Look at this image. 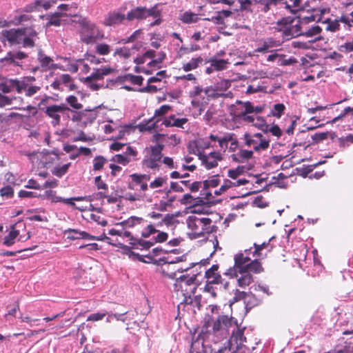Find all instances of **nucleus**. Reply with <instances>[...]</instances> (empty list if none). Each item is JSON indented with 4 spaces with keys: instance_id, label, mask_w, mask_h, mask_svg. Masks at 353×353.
Returning a JSON list of instances; mask_svg holds the SVG:
<instances>
[{
    "instance_id": "nucleus-1",
    "label": "nucleus",
    "mask_w": 353,
    "mask_h": 353,
    "mask_svg": "<svg viewBox=\"0 0 353 353\" xmlns=\"http://www.w3.org/2000/svg\"><path fill=\"white\" fill-rule=\"evenodd\" d=\"M237 329V321L233 317L221 315L213 323L212 332H202L195 339H193L190 353H208L210 347L205 344L207 341H212L215 343L227 338L231 332Z\"/></svg>"
},
{
    "instance_id": "nucleus-2",
    "label": "nucleus",
    "mask_w": 353,
    "mask_h": 353,
    "mask_svg": "<svg viewBox=\"0 0 353 353\" xmlns=\"http://www.w3.org/2000/svg\"><path fill=\"white\" fill-rule=\"evenodd\" d=\"M250 252L251 249L245 250L243 253L239 252L235 254L234 265L228 268L224 273L225 275L230 278L237 277L239 274H241V276L237 279V284L240 288H244L253 281L250 272L259 274L263 271L259 260H252L250 258Z\"/></svg>"
},
{
    "instance_id": "nucleus-3",
    "label": "nucleus",
    "mask_w": 353,
    "mask_h": 353,
    "mask_svg": "<svg viewBox=\"0 0 353 353\" xmlns=\"http://www.w3.org/2000/svg\"><path fill=\"white\" fill-rule=\"evenodd\" d=\"M1 35L3 42L8 41L10 46L19 45L25 48H34L39 39L32 26L3 30Z\"/></svg>"
},
{
    "instance_id": "nucleus-4",
    "label": "nucleus",
    "mask_w": 353,
    "mask_h": 353,
    "mask_svg": "<svg viewBox=\"0 0 353 353\" xmlns=\"http://www.w3.org/2000/svg\"><path fill=\"white\" fill-rule=\"evenodd\" d=\"M190 96L192 98V105L199 108L200 113L210 99L221 97L215 85H210L204 89L199 85H196L190 92Z\"/></svg>"
},
{
    "instance_id": "nucleus-5",
    "label": "nucleus",
    "mask_w": 353,
    "mask_h": 353,
    "mask_svg": "<svg viewBox=\"0 0 353 353\" xmlns=\"http://www.w3.org/2000/svg\"><path fill=\"white\" fill-rule=\"evenodd\" d=\"M302 17L292 19H283L278 22L279 32H281L283 40L288 41L292 38L301 36V26Z\"/></svg>"
},
{
    "instance_id": "nucleus-6",
    "label": "nucleus",
    "mask_w": 353,
    "mask_h": 353,
    "mask_svg": "<svg viewBox=\"0 0 353 353\" xmlns=\"http://www.w3.org/2000/svg\"><path fill=\"white\" fill-rule=\"evenodd\" d=\"M188 225L192 230L194 238L205 236V234H210L216 230V227L212 225V220L206 217H194Z\"/></svg>"
},
{
    "instance_id": "nucleus-7",
    "label": "nucleus",
    "mask_w": 353,
    "mask_h": 353,
    "mask_svg": "<svg viewBox=\"0 0 353 353\" xmlns=\"http://www.w3.org/2000/svg\"><path fill=\"white\" fill-rule=\"evenodd\" d=\"M104 38L103 31L90 21L80 31L81 41L86 45L94 44Z\"/></svg>"
},
{
    "instance_id": "nucleus-8",
    "label": "nucleus",
    "mask_w": 353,
    "mask_h": 353,
    "mask_svg": "<svg viewBox=\"0 0 353 353\" xmlns=\"http://www.w3.org/2000/svg\"><path fill=\"white\" fill-rule=\"evenodd\" d=\"M321 17L319 14L312 13L307 16L302 17L301 26V36L306 37H312L319 34L322 30L319 26L316 24L310 25V23L318 22L321 20Z\"/></svg>"
},
{
    "instance_id": "nucleus-9",
    "label": "nucleus",
    "mask_w": 353,
    "mask_h": 353,
    "mask_svg": "<svg viewBox=\"0 0 353 353\" xmlns=\"http://www.w3.org/2000/svg\"><path fill=\"white\" fill-rule=\"evenodd\" d=\"M244 145L252 148L254 151L259 152L267 150L270 146V139L265 138L261 133H245L242 138Z\"/></svg>"
},
{
    "instance_id": "nucleus-10",
    "label": "nucleus",
    "mask_w": 353,
    "mask_h": 353,
    "mask_svg": "<svg viewBox=\"0 0 353 353\" xmlns=\"http://www.w3.org/2000/svg\"><path fill=\"white\" fill-rule=\"evenodd\" d=\"M196 276V274H193L192 276H181L176 280L174 283V290L177 292L181 291L183 296L190 294H194V291L196 290V287L194 283Z\"/></svg>"
},
{
    "instance_id": "nucleus-11",
    "label": "nucleus",
    "mask_w": 353,
    "mask_h": 353,
    "mask_svg": "<svg viewBox=\"0 0 353 353\" xmlns=\"http://www.w3.org/2000/svg\"><path fill=\"white\" fill-rule=\"evenodd\" d=\"M163 149V146L160 144L151 146L150 153L143 160V165L150 169L159 168L161 163Z\"/></svg>"
},
{
    "instance_id": "nucleus-12",
    "label": "nucleus",
    "mask_w": 353,
    "mask_h": 353,
    "mask_svg": "<svg viewBox=\"0 0 353 353\" xmlns=\"http://www.w3.org/2000/svg\"><path fill=\"white\" fill-rule=\"evenodd\" d=\"M121 227L120 236L122 238H127L129 240L130 244L135 248H140L143 250H148L152 246V242L145 241L141 239L134 237L131 232L127 230V228L123 226Z\"/></svg>"
},
{
    "instance_id": "nucleus-13",
    "label": "nucleus",
    "mask_w": 353,
    "mask_h": 353,
    "mask_svg": "<svg viewBox=\"0 0 353 353\" xmlns=\"http://www.w3.org/2000/svg\"><path fill=\"white\" fill-rule=\"evenodd\" d=\"M64 112H68L65 103L47 106L45 110L46 114L52 119V123L54 126L60 123L61 114Z\"/></svg>"
},
{
    "instance_id": "nucleus-14",
    "label": "nucleus",
    "mask_w": 353,
    "mask_h": 353,
    "mask_svg": "<svg viewBox=\"0 0 353 353\" xmlns=\"http://www.w3.org/2000/svg\"><path fill=\"white\" fill-rule=\"evenodd\" d=\"M155 12L152 11V7L147 8L146 7L137 6L130 10L126 14V19L129 21H132L134 19L137 20H144L150 15L154 14Z\"/></svg>"
},
{
    "instance_id": "nucleus-15",
    "label": "nucleus",
    "mask_w": 353,
    "mask_h": 353,
    "mask_svg": "<svg viewBox=\"0 0 353 353\" xmlns=\"http://www.w3.org/2000/svg\"><path fill=\"white\" fill-rule=\"evenodd\" d=\"M199 158L202 164L208 170L216 167L218 161L222 159L221 154L217 152H212L208 154L199 152Z\"/></svg>"
},
{
    "instance_id": "nucleus-16",
    "label": "nucleus",
    "mask_w": 353,
    "mask_h": 353,
    "mask_svg": "<svg viewBox=\"0 0 353 353\" xmlns=\"http://www.w3.org/2000/svg\"><path fill=\"white\" fill-rule=\"evenodd\" d=\"M231 336L228 341V347L231 348L232 350H235L236 352H239V348L243 345V343L245 341L246 339L243 335V329L241 330L239 328L237 325V329L235 331L231 332Z\"/></svg>"
},
{
    "instance_id": "nucleus-17",
    "label": "nucleus",
    "mask_w": 353,
    "mask_h": 353,
    "mask_svg": "<svg viewBox=\"0 0 353 353\" xmlns=\"http://www.w3.org/2000/svg\"><path fill=\"white\" fill-rule=\"evenodd\" d=\"M147 225V221L142 217L132 216L128 219L115 223V226H123L128 228L143 229Z\"/></svg>"
},
{
    "instance_id": "nucleus-18",
    "label": "nucleus",
    "mask_w": 353,
    "mask_h": 353,
    "mask_svg": "<svg viewBox=\"0 0 353 353\" xmlns=\"http://www.w3.org/2000/svg\"><path fill=\"white\" fill-rule=\"evenodd\" d=\"M27 57V54L22 51H10L5 57L1 59V61L19 66V61L26 59Z\"/></svg>"
},
{
    "instance_id": "nucleus-19",
    "label": "nucleus",
    "mask_w": 353,
    "mask_h": 353,
    "mask_svg": "<svg viewBox=\"0 0 353 353\" xmlns=\"http://www.w3.org/2000/svg\"><path fill=\"white\" fill-rule=\"evenodd\" d=\"M23 84H20V81L17 79H7L0 83V90L3 93H9L16 90L20 94V90L23 88Z\"/></svg>"
},
{
    "instance_id": "nucleus-20",
    "label": "nucleus",
    "mask_w": 353,
    "mask_h": 353,
    "mask_svg": "<svg viewBox=\"0 0 353 353\" xmlns=\"http://www.w3.org/2000/svg\"><path fill=\"white\" fill-rule=\"evenodd\" d=\"M126 19V15L119 12H110L105 18L103 24L106 26H114L119 25Z\"/></svg>"
},
{
    "instance_id": "nucleus-21",
    "label": "nucleus",
    "mask_w": 353,
    "mask_h": 353,
    "mask_svg": "<svg viewBox=\"0 0 353 353\" xmlns=\"http://www.w3.org/2000/svg\"><path fill=\"white\" fill-rule=\"evenodd\" d=\"M248 103V101L236 100L235 104L232 105L230 108V114L233 117L241 119L245 113H248V112L245 111V107Z\"/></svg>"
},
{
    "instance_id": "nucleus-22",
    "label": "nucleus",
    "mask_w": 353,
    "mask_h": 353,
    "mask_svg": "<svg viewBox=\"0 0 353 353\" xmlns=\"http://www.w3.org/2000/svg\"><path fill=\"white\" fill-rule=\"evenodd\" d=\"M130 177L134 183L139 185L140 191L145 192L148 189L149 185L148 183L150 180V175L145 174H132L130 175Z\"/></svg>"
},
{
    "instance_id": "nucleus-23",
    "label": "nucleus",
    "mask_w": 353,
    "mask_h": 353,
    "mask_svg": "<svg viewBox=\"0 0 353 353\" xmlns=\"http://www.w3.org/2000/svg\"><path fill=\"white\" fill-rule=\"evenodd\" d=\"M114 70L110 67H103L96 69L90 76L85 78V81L91 82L92 80H101L104 76L109 75Z\"/></svg>"
},
{
    "instance_id": "nucleus-24",
    "label": "nucleus",
    "mask_w": 353,
    "mask_h": 353,
    "mask_svg": "<svg viewBox=\"0 0 353 353\" xmlns=\"http://www.w3.org/2000/svg\"><path fill=\"white\" fill-rule=\"evenodd\" d=\"M282 0H254L257 11L267 12L272 6H276Z\"/></svg>"
},
{
    "instance_id": "nucleus-25",
    "label": "nucleus",
    "mask_w": 353,
    "mask_h": 353,
    "mask_svg": "<svg viewBox=\"0 0 353 353\" xmlns=\"http://www.w3.org/2000/svg\"><path fill=\"white\" fill-rule=\"evenodd\" d=\"M77 234L79 236H70L69 239L76 240L79 239H88V240H101V239L92 236L85 231H80L75 229L68 228L64 230V234Z\"/></svg>"
},
{
    "instance_id": "nucleus-26",
    "label": "nucleus",
    "mask_w": 353,
    "mask_h": 353,
    "mask_svg": "<svg viewBox=\"0 0 353 353\" xmlns=\"http://www.w3.org/2000/svg\"><path fill=\"white\" fill-rule=\"evenodd\" d=\"M158 221L155 223H148L147 225L141 230V236L146 239L150 236L151 234H155L159 232L156 230V227L162 228L165 226V224L162 223V219L157 220Z\"/></svg>"
},
{
    "instance_id": "nucleus-27",
    "label": "nucleus",
    "mask_w": 353,
    "mask_h": 353,
    "mask_svg": "<svg viewBox=\"0 0 353 353\" xmlns=\"http://www.w3.org/2000/svg\"><path fill=\"white\" fill-rule=\"evenodd\" d=\"M253 157V151L245 149H240L236 153L233 154L231 158L236 163H244Z\"/></svg>"
},
{
    "instance_id": "nucleus-28",
    "label": "nucleus",
    "mask_w": 353,
    "mask_h": 353,
    "mask_svg": "<svg viewBox=\"0 0 353 353\" xmlns=\"http://www.w3.org/2000/svg\"><path fill=\"white\" fill-rule=\"evenodd\" d=\"M141 45L139 43H137L131 48L128 47H122L117 48L114 56H119L123 59H128L134 52V50H139Z\"/></svg>"
},
{
    "instance_id": "nucleus-29",
    "label": "nucleus",
    "mask_w": 353,
    "mask_h": 353,
    "mask_svg": "<svg viewBox=\"0 0 353 353\" xmlns=\"http://www.w3.org/2000/svg\"><path fill=\"white\" fill-rule=\"evenodd\" d=\"M160 121L159 119H155L154 117L149 119L143 120L139 125L138 128L141 132L148 131L150 132L157 127V123Z\"/></svg>"
},
{
    "instance_id": "nucleus-30",
    "label": "nucleus",
    "mask_w": 353,
    "mask_h": 353,
    "mask_svg": "<svg viewBox=\"0 0 353 353\" xmlns=\"http://www.w3.org/2000/svg\"><path fill=\"white\" fill-rule=\"evenodd\" d=\"M188 122L186 118H177L175 115H171L163 121V124L166 127L174 126L183 128V125Z\"/></svg>"
},
{
    "instance_id": "nucleus-31",
    "label": "nucleus",
    "mask_w": 353,
    "mask_h": 353,
    "mask_svg": "<svg viewBox=\"0 0 353 353\" xmlns=\"http://www.w3.org/2000/svg\"><path fill=\"white\" fill-rule=\"evenodd\" d=\"M183 256L175 257L174 260L171 261H169L168 259L166 261H165V263L166 264V265L163 267L162 269L163 273L170 279H174L176 277V272H169V271L172 269L171 266L172 265L183 261Z\"/></svg>"
},
{
    "instance_id": "nucleus-32",
    "label": "nucleus",
    "mask_w": 353,
    "mask_h": 353,
    "mask_svg": "<svg viewBox=\"0 0 353 353\" xmlns=\"http://www.w3.org/2000/svg\"><path fill=\"white\" fill-rule=\"evenodd\" d=\"M39 198H41L43 199H50L53 203H58V202H62L64 203H70V199H65L61 196H59L56 195V192L53 190H46L44 194H39Z\"/></svg>"
},
{
    "instance_id": "nucleus-33",
    "label": "nucleus",
    "mask_w": 353,
    "mask_h": 353,
    "mask_svg": "<svg viewBox=\"0 0 353 353\" xmlns=\"http://www.w3.org/2000/svg\"><path fill=\"white\" fill-rule=\"evenodd\" d=\"M203 59L201 57L192 58L189 62L183 63L182 69L185 72H189L196 69L200 65L202 64Z\"/></svg>"
},
{
    "instance_id": "nucleus-34",
    "label": "nucleus",
    "mask_w": 353,
    "mask_h": 353,
    "mask_svg": "<svg viewBox=\"0 0 353 353\" xmlns=\"http://www.w3.org/2000/svg\"><path fill=\"white\" fill-rule=\"evenodd\" d=\"M179 19L183 23H193L199 20L198 14L190 11L181 13Z\"/></svg>"
},
{
    "instance_id": "nucleus-35",
    "label": "nucleus",
    "mask_w": 353,
    "mask_h": 353,
    "mask_svg": "<svg viewBox=\"0 0 353 353\" xmlns=\"http://www.w3.org/2000/svg\"><path fill=\"white\" fill-rule=\"evenodd\" d=\"M20 84H23L20 93L25 92L26 96L32 97L39 90L40 87L37 85H30L25 81H20Z\"/></svg>"
},
{
    "instance_id": "nucleus-36",
    "label": "nucleus",
    "mask_w": 353,
    "mask_h": 353,
    "mask_svg": "<svg viewBox=\"0 0 353 353\" xmlns=\"http://www.w3.org/2000/svg\"><path fill=\"white\" fill-rule=\"evenodd\" d=\"M65 16H68V13H63L61 12H57L49 15L48 17V21L47 23V26H59L61 21V18Z\"/></svg>"
},
{
    "instance_id": "nucleus-37",
    "label": "nucleus",
    "mask_w": 353,
    "mask_h": 353,
    "mask_svg": "<svg viewBox=\"0 0 353 353\" xmlns=\"http://www.w3.org/2000/svg\"><path fill=\"white\" fill-rule=\"evenodd\" d=\"M230 86L231 81L228 79H223L215 85V87L218 90V92H219L221 97H225L228 96L229 94H232L230 92L227 94L223 93V92L228 89Z\"/></svg>"
},
{
    "instance_id": "nucleus-38",
    "label": "nucleus",
    "mask_w": 353,
    "mask_h": 353,
    "mask_svg": "<svg viewBox=\"0 0 353 353\" xmlns=\"http://www.w3.org/2000/svg\"><path fill=\"white\" fill-rule=\"evenodd\" d=\"M285 8L291 12L295 13L303 8L302 0H287Z\"/></svg>"
},
{
    "instance_id": "nucleus-39",
    "label": "nucleus",
    "mask_w": 353,
    "mask_h": 353,
    "mask_svg": "<svg viewBox=\"0 0 353 353\" xmlns=\"http://www.w3.org/2000/svg\"><path fill=\"white\" fill-rule=\"evenodd\" d=\"M152 11H154L155 14H151L150 17H152L153 19H154V21L150 24V26L152 27L154 26L160 25L162 21L161 19L162 10L159 9V4L157 3L152 6Z\"/></svg>"
},
{
    "instance_id": "nucleus-40",
    "label": "nucleus",
    "mask_w": 353,
    "mask_h": 353,
    "mask_svg": "<svg viewBox=\"0 0 353 353\" xmlns=\"http://www.w3.org/2000/svg\"><path fill=\"white\" fill-rule=\"evenodd\" d=\"M152 11H154L155 14H151L150 17H152L153 19H154V21L150 24V26L152 27L154 26L160 25L162 21L161 19L162 10L159 9V4L157 3L152 6Z\"/></svg>"
},
{
    "instance_id": "nucleus-41",
    "label": "nucleus",
    "mask_w": 353,
    "mask_h": 353,
    "mask_svg": "<svg viewBox=\"0 0 353 353\" xmlns=\"http://www.w3.org/2000/svg\"><path fill=\"white\" fill-rule=\"evenodd\" d=\"M339 50L344 54H350V57H353V37L339 46Z\"/></svg>"
},
{
    "instance_id": "nucleus-42",
    "label": "nucleus",
    "mask_w": 353,
    "mask_h": 353,
    "mask_svg": "<svg viewBox=\"0 0 353 353\" xmlns=\"http://www.w3.org/2000/svg\"><path fill=\"white\" fill-rule=\"evenodd\" d=\"M95 49L94 52L95 53L99 54V55H108L111 52V47L106 43H95Z\"/></svg>"
},
{
    "instance_id": "nucleus-43",
    "label": "nucleus",
    "mask_w": 353,
    "mask_h": 353,
    "mask_svg": "<svg viewBox=\"0 0 353 353\" xmlns=\"http://www.w3.org/2000/svg\"><path fill=\"white\" fill-rule=\"evenodd\" d=\"M325 24V30L332 32H335L340 29V21L338 19L332 20L326 19L324 22Z\"/></svg>"
},
{
    "instance_id": "nucleus-44",
    "label": "nucleus",
    "mask_w": 353,
    "mask_h": 353,
    "mask_svg": "<svg viewBox=\"0 0 353 353\" xmlns=\"http://www.w3.org/2000/svg\"><path fill=\"white\" fill-rule=\"evenodd\" d=\"M168 179L166 176H158L150 183L149 188L151 189L163 188L164 185L167 184Z\"/></svg>"
},
{
    "instance_id": "nucleus-45",
    "label": "nucleus",
    "mask_w": 353,
    "mask_h": 353,
    "mask_svg": "<svg viewBox=\"0 0 353 353\" xmlns=\"http://www.w3.org/2000/svg\"><path fill=\"white\" fill-rule=\"evenodd\" d=\"M183 302L186 305H192L194 307H197L198 309H199L201 306V298L197 296H192L191 294L184 296Z\"/></svg>"
},
{
    "instance_id": "nucleus-46",
    "label": "nucleus",
    "mask_w": 353,
    "mask_h": 353,
    "mask_svg": "<svg viewBox=\"0 0 353 353\" xmlns=\"http://www.w3.org/2000/svg\"><path fill=\"white\" fill-rule=\"evenodd\" d=\"M61 59L63 60L64 62H68L67 70L71 72L75 73L79 70V63L78 59L73 60L68 57H61Z\"/></svg>"
},
{
    "instance_id": "nucleus-47",
    "label": "nucleus",
    "mask_w": 353,
    "mask_h": 353,
    "mask_svg": "<svg viewBox=\"0 0 353 353\" xmlns=\"http://www.w3.org/2000/svg\"><path fill=\"white\" fill-rule=\"evenodd\" d=\"M32 18V17L30 14H21L15 15L10 22L14 26H18L23 22L30 21Z\"/></svg>"
},
{
    "instance_id": "nucleus-48",
    "label": "nucleus",
    "mask_w": 353,
    "mask_h": 353,
    "mask_svg": "<svg viewBox=\"0 0 353 353\" xmlns=\"http://www.w3.org/2000/svg\"><path fill=\"white\" fill-rule=\"evenodd\" d=\"M37 59L41 63V65L45 68H49L50 63L52 62V59L50 57L43 54L41 50H39L38 52Z\"/></svg>"
},
{
    "instance_id": "nucleus-49",
    "label": "nucleus",
    "mask_w": 353,
    "mask_h": 353,
    "mask_svg": "<svg viewBox=\"0 0 353 353\" xmlns=\"http://www.w3.org/2000/svg\"><path fill=\"white\" fill-rule=\"evenodd\" d=\"M70 166V163L62 165H57L52 170V173L58 177H61L68 172Z\"/></svg>"
},
{
    "instance_id": "nucleus-50",
    "label": "nucleus",
    "mask_w": 353,
    "mask_h": 353,
    "mask_svg": "<svg viewBox=\"0 0 353 353\" xmlns=\"http://www.w3.org/2000/svg\"><path fill=\"white\" fill-rule=\"evenodd\" d=\"M211 66L214 70L220 71L226 68L228 61L224 59H214L210 61Z\"/></svg>"
},
{
    "instance_id": "nucleus-51",
    "label": "nucleus",
    "mask_w": 353,
    "mask_h": 353,
    "mask_svg": "<svg viewBox=\"0 0 353 353\" xmlns=\"http://www.w3.org/2000/svg\"><path fill=\"white\" fill-rule=\"evenodd\" d=\"M205 277L209 284H217L221 280V276L218 272H212L208 274V270L205 271Z\"/></svg>"
},
{
    "instance_id": "nucleus-52",
    "label": "nucleus",
    "mask_w": 353,
    "mask_h": 353,
    "mask_svg": "<svg viewBox=\"0 0 353 353\" xmlns=\"http://www.w3.org/2000/svg\"><path fill=\"white\" fill-rule=\"evenodd\" d=\"M107 162L108 160L103 156H97L93 159V170H101Z\"/></svg>"
},
{
    "instance_id": "nucleus-53",
    "label": "nucleus",
    "mask_w": 353,
    "mask_h": 353,
    "mask_svg": "<svg viewBox=\"0 0 353 353\" xmlns=\"http://www.w3.org/2000/svg\"><path fill=\"white\" fill-rule=\"evenodd\" d=\"M141 34L142 30L141 29L137 30L130 37L121 39L119 41H118V43L126 44L134 42L137 39H138L141 36Z\"/></svg>"
},
{
    "instance_id": "nucleus-54",
    "label": "nucleus",
    "mask_w": 353,
    "mask_h": 353,
    "mask_svg": "<svg viewBox=\"0 0 353 353\" xmlns=\"http://www.w3.org/2000/svg\"><path fill=\"white\" fill-rule=\"evenodd\" d=\"M19 235L17 230H12L9 234L4 238L3 244L7 246H10L14 243L15 239Z\"/></svg>"
},
{
    "instance_id": "nucleus-55",
    "label": "nucleus",
    "mask_w": 353,
    "mask_h": 353,
    "mask_svg": "<svg viewBox=\"0 0 353 353\" xmlns=\"http://www.w3.org/2000/svg\"><path fill=\"white\" fill-rule=\"evenodd\" d=\"M112 161L117 162V163L125 165L132 161V158L130 157H127L123 154H119L113 157Z\"/></svg>"
},
{
    "instance_id": "nucleus-56",
    "label": "nucleus",
    "mask_w": 353,
    "mask_h": 353,
    "mask_svg": "<svg viewBox=\"0 0 353 353\" xmlns=\"http://www.w3.org/2000/svg\"><path fill=\"white\" fill-rule=\"evenodd\" d=\"M42 0H35L34 2L26 5L23 8V11L26 12H32L38 10L41 6Z\"/></svg>"
},
{
    "instance_id": "nucleus-57",
    "label": "nucleus",
    "mask_w": 353,
    "mask_h": 353,
    "mask_svg": "<svg viewBox=\"0 0 353 353\" xmlns=\"http://www.w3.org/2000/svg\"><path fill=\"white\" fill-rule=\"evenodd\" d=\"M239 3H240L241 9L243 10L253 12L254 7H255L254 0H240Z\"/></svg>"
},
{
    "instance_id": "nucleus-58",
    "label": "nucleus",
    "mask_w": 353,
    "mask_h": 353,
    "mask_svg": "<svg viewBox=\"0 0 353 353\" xmlns=\"http://www.w3.org/2000/svg\"><path fill=\"white\" fill-rule=\"evenodd\" d=\"M264 110V107L261 105L254 106L253 104L248 101L245 107V111L248 112V113H254L256 114L261 113Z\"/></svg>"
},
{
    "instance_id": "nucleus-59",
    "label": "nucleus",
    "mask_w": 353,
    "mask_h": 353,
    "mask_svg": "<svg viewBox=\"0 0 353 353\" xmlns=\"http://www.w3.org/2000/svg\"><path fill=\"white\" fill-rule=\"evenodd\" d=\"M167 77L165 70H161L158 72L155 76L151 77L148 79V83L151 84L156 82L161 81L163 79Z\"/></svg>"
},
{
    "instance_id": "nucleus-60",
    "label": "nucleus",
    "mask_w": 353,
    "mask_h": 353,
    "mask_svg": "<svg viewBox=\"0 0 353 353\" xmlns=\"http://www.w3.org/2000/svg\"><path fill=\"white\" fill-rule=\"evenodd\" d=\"M68 16L72 17L74 19H72V22L79 23L81 28L85 26L90 21L85 17H83L81 15L78 14H72L70 13L68 14Z\"/></svg>"
},
{
    "instance_id": "nucleus-61",
    "label": "nucleus",
    "mask_w": 353,
    "mask_h": 353,
    "mask_svg": "<svg viewBox=\"0 0 353 353\" xmlns=\"http://www.w3.org/2000/svg\"><path fill=\"white\" fill-rule=\"evenodd\" d=\"M285 109V107L283 103H276L274 105L271 113L274 117L280 118L283 114Z\"/></svg>"
},
{
    "instance_id": "nucleus-62",
    "label": "nucleus",
    "mask_w": 353,
    "mask_h": 353,
    "mask_svg": "<svg viewBox=\"0 0 353 353\" xmlns=\"http://www.w3.org/2000/svg\"><path fill=\"white\" fill-rule=\"evenodd\" d=\"M67 103L74 109L79 110L81 109L83 105L78 102L77 98L74 95H70L66 98Z\"/></svg>"
},
{
    "instance_id": "nucleus-63",
    "label": "nucleus",
    "mask_w": 353,
    "mask_h": 353,
    "mask_svg": "<svg viewBox=\"0 0 353 353\" xmlns=\"http://www.w3.org/2000/svg\"><path fill=\"white\" fill-rule=\"evenodd\" d=\"M244 170L245 168L243 166H238L235 169L229 170L228 175L230 178L235 179L244 172Z\"/></svg>"
},
{
    "instance_id": "nucleus-64",
    "label": "nucleus",
    "mask_w": 353,
    "mask_h": 353,
    "mask_svg": "<svg viewBox=\"0 0 353 353\" xmlns=\"http://www.w3.org/2000/svg\"><path fill=\"white\" fill-rule=\"evenodd\" d=\"M162 223L165 224L166 227H172L174 225L176 220L173 214H167L162 217Z\"/></svg>"
}]
</instances>
